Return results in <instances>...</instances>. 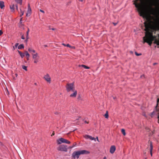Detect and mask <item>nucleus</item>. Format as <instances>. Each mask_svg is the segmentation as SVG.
Returning a JSON list of instances; mask_svg holds the SVG:
<instances>
[{"mask_svg": "<svg viewBox=\"0 0 159 159\" xmlns=\"http://www.w3.org/2000/svg\"><path fill=\"white\" fill-rule=\"evenodd\" d=\"M135 0L137 1L139 0ZM134 4L135 7L138 9L140 16L147 20V21H145L144 23L145 28L144 30L148 32L151 26L152 21L150 19L151 15H157V11L152 7L150 0H146L143 3L142 6L139 5L137 2L134 3Z\"/></svg>", "mask_w": 159, "mask_h": 159, "instance_id": "obj_1", "label": "nucleus"}, {"mask_svg": "<svg viewBox=\"0 0 159 159\" xmlns=\"http://www.w3.org/2000/svg\"><path fill=\"white\" fill-rule=\"evenodd\" d=\"M66 91L70 92V91H74L75 90L74 83H67L66 85Z\"/></svg>", "mask_w": 159, "mask_h": 159, "instance_id": "obj_2", "label": "nucleus"}, {"mask_svg": "<svg viewBox=\"0 0 159 159\" xmlns=\"http://www.w3.org/2000/svg\"><path fill=\"white\" fill-rule=\"evenodd\" d=\"M57 143L58 144H59L62 143H65L67 144H70V142L67 140L61 138L57 140Z\"/></svg>", "mask_w": 159, "mask_h": 159, "instance_id": "obj_3", "label": "nucleus"}, {"mask_svg": "<svg viewBox=\"0 0 159 159\" xmlns=\"http://www.w3.org/2000/svg\"><path fill=\"white\" fill-rule=\"evenodd\" d=\"M143 41L144 43L146 42L148 44L151 46L152 44V38L149 36H147L146 39H145V37L143 38Z\"/></svg>", "mask_w": 159, "mask_h": 159, "instance_id": "obj_4", "label": "nucleus"}, {"mask_svg": "<svg viewBox=\"0 0 159 159\" xmlns=\"http://www.w3.org/2000/svg\"><path fill=\"white\" fill-rule=\"evenodd\" d=\"M67 146L61 145L59 146V149H58V150L61 151L66 152L67 151Z\"/></svg>", "mask_w": 159, "mask_h": 159, "instance_id": "obj_5", "label": "nucleus"}, {"mask_svg": "<svg viewBox=\"0 0 159 159\" xmlns=\"http://www.w3.org/2000/svg\"><path fill=\"white\" fill-rule=\"evenodd\" d=\"M80 155L78 151H75L72 154V157L74 159H75L76 157L78 159Z\"/></svg>", "mask_w": 159, "mask_h": 159, "instance_id": "obj_6", "label": "nucleus"}, {"mask_svg": "<svg viewBox=\"0 0 159 159\" xmlns=\"http://www.w3.org/2000/svg\"><path fill=\"white\" fill-rule=\"evenodd\" d=\"M78 151L80 155L83 154H89L90 153L89 151L86 150H82L81 151Z\"/></svg>", "mask_w": 159, "mask_h": 159, "instance_id": "obj_7", "label": "nucleus"}, {"mask_svg": "<svg viewBox=\"0 0 159 159\" xmlns=\"http://www.w3.org/2000/svg\"><path fill=\"white\" fill-rule=\"evenodd\" d=\"M43 78L47 81L50 82L51 81V78L48 74H47L46 75L44 76Z\"/></svg>", "mask_w": 159, "mask_h": 159, "instance_id": "obj_8", "label": "nucleus"}, {"mask_svg": "<svg viewBox=\"0 0 159 159\" xmlns=\"http://www.w3.org/2000/svg\"><path fill=\"white\" fill-rule=\"evenodd\" d=\"M84 137L85 139H89L91 140H95V141H96V139L94 138L92 136H91L90 135H87V134L85 135L84 136Z\"/></svg>", "mask_w": 159, "mask_h": 159, "instance_id": "obj_9", "label": "nucleus"}, {"mask_svg": "<svg viewBox=\"0 0 159 159\" xmlns=\"http://www.w3.org/2000/svg\"><path fill=\"white\" fill-rule=\"evenodd\" d=\"M116 147L114 145H113L111 146L110 149V152L111 154H113L116 150Z\"/></svg>", "mask_w": 159, "mask_h": 159, "instance_id": "obj_10", "label": "nucleus"}, {"mask_svg": "<svg viewBox=\"0 0 159 159\" xmlns=\"http://www.w3.org/2000/svg\"><path fill=\"white\" fill-rule=\"evenodd\" d=\"M72 92H73L74 93L72 94H71L70 95V97H72V98H75L77 94V91L76 90H74V91H72Z\"/></svg>", "mask_w": 159, "mask_h": 159, "instance_id": "obj_11", "label": "nucleus"}, {"mask_svg": "<svg viewBox=\"0 0 159 159\" xmlns=\"http://www.w3.org/2000/svg\"><path fill=\"white\" fill-rule=\"evenodd\" d=\"M10 8L11 11L14 12L15 11L14 5L13 4L11 3V4L10 6Z\"/></svg>", "mask_w": 159, "mask_h": 159, "instance_id": "obj_12", "label": "nucleus"}, {"mask_svg": "<svg viewBox=\"0 0 159 159\" xmlns=\"http://www.w3.org/2000/svg\"><path fill=\"white\" fill-rule=\"evenodd\" d=\"M4 2L3 1H0V7L1 9H3L5 7Z\"/></svg>", "mask_w": 159, "mask_h": 159, "instance_id": "obj_13", "label": "nucleus"}, {"mask_svg": "<svg viewBox=\"0 0 159 159\" xmlns=\"http://www.w3.org/2000/svg\"><path fill=\"white\" fill-rule=\"evenodd\" d=\"M155 25L157 27V30L159 31V20L157 19L155 22Z\"/></svg>", "mask_w": 159, "mask_h": 159, "instance_id": "obj_14", "label": "nucleus"}, {"mask_svg": "<svg viewBox=\"0 0 159 159\" xmlns=\"http://www.w3.org/2000/svg\"><path fill=\"white\" fill-rule=\"evenodd\" d=\"M150 154H151V156H152V148H153V146H152V143L151 142H150Z\"/></svg>", "mask_w": 159, "mask_h": 159, "instance_id": "obj_15", "label": "nucleus"}, {"mask_svg": "<svg viewBox=\"0 0 159 159\" xmlns=\"http://www.w3.org/2000/svg\"><path fill=\"white\" fill-rule=\"evenodd\" d=\"M31 9L29 10L28 9L26 14V16H30L31 14Z\"/></svg>", "mask_w": 159, "mask_h": 159, "instance_id": "obj_16", "label": "nucleus"}, {"mask_svg": "<svg viewBox=\"0 0 159 159\" xmlns=\"http://www.w3.org/2000/svg\"><path fill=\"white\" fill-rule=\"evenodd\" d=\"M18 52L20 55L21 57L23 58L25 56V54L23 53L21 51L18 50Z\"/></svg>", "mask_w": 159, "mask_h": 159, "instance_id": "obj_17", "label": "nucleus"}, {"mask_svg": "<svg viewBox=\"0 0 159 159\" xmlns=\"http://www.w3.org/2000/svg\"><path fill=\"white\" fill-rule=\"evenodd\" d=\"M33 58L34 59H37L36 58L37 57H39V56H38V54L37 53H36L35 54H33Z\"/></svg>", "mask_w": 159, "mask_h": 159, "instance_id": "obj_18", "label": "nucleus"}, {"mask_svg": "<svg viewBox=\"0 0 159 159\" xmlns=\"http://www.w3.org/2000/svg\"><path fill=\"white\" fill-rule=\"evenodd\" d=\"M24 44H21L18 46V49H20L24 48Z\"/></svg>", "mask_w": 159, "mask_h": 159, "instance_id": "obj_19", "label": "nucleus"}, {"mask_svg": "<svg viewBox=\"0 0 159 159\" xmlns=\"http://www.w3.org/2000/svg\"><path fill=\"white\" fill-rule=\"evenodd\" d=\"M79 66L84 68L85 69H89L90 67L84 65H80Z\"/></svg>", "mask_w": 159, "mask_h": 159, "instance_id": "obj_20", "label": "nucleus"}, {"mask_svg": "<svg viewBox=\"0 0 159 159\" xmlns=\"http://www.w3.org/2000/svg\"><path fill=\"white\" fill-rule=\"evenodd\" d=\"M15 1L17 3L19 4L20 5L22 4V0H15Z\"/></svg>", "mask_w": 159, "mask_h": 159, "instance_id": "obj_21", "label": "nucleus"}, {"mask_svg": "<svg viewBox=\"0 0 159 159\" xmlns=\"http://www.w3.org/2000/svg\"><path fill=\"white\" fill-rule=\"evenodd\" d=\"M121 132L124 136H125L126 135L125 130L124 129H121Z\"/></svg>", "mask_w": 159, "mask_h": 159, "instance_id": "obj_22", "label": "nucleus"}, {"mask_svg": "<svg viewBox=\"0 0 159 159\" xmlns=\"http://www.w3.org/2000/svg\"><path fill=\"white\" fill-rule=\"evenodd\" d=\"M19 26L20 27H21L24 26V25L22 24V21L20 22L18 24Z\"/></svg>", "mask_w": 159, "mask_h": 159, "instance_id": "obj_23", "label": "nucleus"}, {"mask_svg": "<svg viewBox=\"0 0 159 159\" xmlns=\"http://www.w3.org/2000/svg\"><path fill=\"white\" fill-rule=\"evenodd\" d=\"M28 50L29 52H32L34 53H35V50H33L31 48H29Z\"/></svg>", "mask_w": 159, "mask_h": 159, "instance_id": "obj_24", "label": "nucleus"}, {"mask_svg": "<svg viewBox=\"0 0 159 159\" xmlns=\"http://www.w3.org/2000/svg\"><path fill=\"white\" fill-rule=\"evenodd\" d=\"M104 116L105 117V118H108V112L107 111H106V113L104 115Z\"/></svg>", "mask_w": 159, "mask_h": 159, "instance_id": "obj_25", "label": "nucleus"}, {"mask_svg": "<svg viewBox=\"0 0 159 159\" xmlns=\"http://www.w3.org/2000/svg\"><path fill=\"white\" fill-rule=\"evenodd\" d=\"M20 17H21L24 14V12L22 11L21 8H20Z\"/></svg>", "mask_w": 159, "mask_h": 159, "instance_id": "obj_26", "label": "nucleus"}, {"mask_svg": "<svg viewBox=\"0 0 159 159\" xmlns=\"http://www.w3.org/2000/svg\"><path fill=\"white\" fill-rule=\"evenodd\" d=\"M27 66H25L24 65H23L22 66V68L26 71H27Z\"/></svg>", "mask_w": 159, "mask_h": 159, "instance_id": "obj_27", "label": "nucleus"}, {"mask_svg": "<svg viewBox=\"0 0 159 159\" xmlns=\"http://www.w3.org/2000/svg\"><path fill=\"white\" fill-rule=\"evenodd\" d=\"M77 99L78 100H82V99L81 98V95L80 94H78V97H77Z\"/></svg>", "mask_w": 159, "mask_h": 159, "instance_id": "obj_28", "label": "nucleus"}, {"mask_svg": "<svg viewBox=\"0 0 159 159\" xmlns=\"http://www.w3.org/2000/svg\"><path fill=\"white\" fill-rule=\"evenodd\" d=\"M25 54L26 56V57H28L29 56H30V54H29V53L27 51H25Z\"/></svg>", "mask_w": 159, "mask_h": 159, "instance_id": "obj_29", "label": "nucleus"}, {"mask_svg": "<svg viewBox=\"0 0 159 159\" xmlns=\"http://www.w3.org/2000/svg\"><path fill=\"white\" fill-rule=\"evenodd\" d=\"M30 31V29L29 28H28V30L26 32V35H27V37H28V36H29V34Z\"/></svg>", "mask_w": 159, "mask_h": 159, "instance_id": "obj_30", "label": "nucleus"}, {"mask_svg": "<svg viewBox=\"0 0 159 159\" xmlns=\"http://www.w3.org/2000/svg\"><path fill=\"white\" fill-rule=\"evenodd\" d=\"M135 54L137 56H139L142 55L141 53H138L136 52H135Z\"/></svg>", "mask_w": 159, "mask_h": 159, "instance_id": "obj_31", "label": "nucleus"}, {"mask_svg": "<svg viewBox=\"0 0 159 159\" xmlns=\"http://www.w3.org/2000/svg\"><path fill=\"white\" fill-rule=\"evenodd\" d=\"M34 63H37L38 62V59H34Z\"/></svg>", "mask_w": 159, "mask_h": 159, "instance_id": "obj_32", "label": "nucleus"}, {"mask_svg": "<svg viewBox=\"0 0 159 159\" xmlns=\"http://www.w3.org/2000/svg\"><path fill=\"white\" fill-rule=\"evenodd\" d=\"M66 46L67 47H68L70 48H72V47L69 44H67L66 45Z\"/></svg>", "mask_w": 159, "mask_h": 159, "instance_id": "obj_33", "label": "nucleus"}, {"mask_svg": "<svg viewBox=\"0 0 159 159\" xmlns=\"http://www.w3.org/2000/svg\"><path fill=\"white\" fill-rule=\"evenodd\" d=\"M28 9H29V10L31 9V8L30 7V5L29 4H28Z\"/></svg>", "mask_w": 159, "mask_h": 159, "instance_id": "obj_34", "label": "nucleus"}, {"mask_svg": "<svg viewBox=\"0 0 159 159\" xmlns=\"http://www.w3.org/2000/svg\"><path fill=\"white\" fill-rule=\"evenodd\" d=\"M29 39V36H28V37H27V35H26V39L25 40V41L26 42H27L28 39Z\"/></svg>", "mask_w": 159, "mask_h": 159, "instance_id": "obj_35", "label": "nucleus"}, {"mask_svg": "<svg viewBox=\"0 0 159 159\" xmlns=\"http://www.w3.org/2000/svg\"><path fill=\"white\" fill-rule=\"evenodd\" d=\"M76 144H77V143H73V145H72L73 147H75L76 146Z\"/></svg>", "mask_w": 159, "mask_h": 159, "instance_id": "obj_36", "label": "nucleus"}, {"mask_svg": "<svg viewBox=\"0 0 159 159\" xmlns=\"http://www.w3.org/2000/svg\"><path fill=\"white\" fill-rule=\"evenodd\" d=\"M21 38L22 39H25V38L24 36V35H22V36H21Z\"/></svg>", "mask_w": 159, "mask_h": 159, "instance_id": "obj_37", "label": "nucleus"}, {"mask_svg": "<svg viewBox=\"0 0 159 159\" xmlns=\"http://www.w3.org/2000/svg\"><path fill=\"white\" fill-rule=\"evenodd\" d=\"M19 44V43H16L15 44V47H16V48H17V46H18Z\"/></svg>", "mask_w": 159, "mask_h": 159, "instance_id": "obj_38", "label": "nucleus"}, {"mask_svg": "<svg viewBox=\"0 0 159 159\" xmlns=\"http://www.w3.org/2000/svg\"><path fill=\"white\" fill-rule=\"evenodd\" d=\"M2 34V31L1 30H0V36Z\"/></svg>", "mask_w": 159, "mask_h": 159, "instance_id": "obj_39", "label": "nucleus"}, {"mask_svg": "<svg viewBox=\"0 0 159 159\" xmlns=\"http://www.w3.org/2000/svg\"><path fill=\"white\" fill-rule=\"evenodd\" d=\"M15 6H16V9L17 11H18V5H17V4H16V5H15Z\"/></svg>", "mask_w": 159, "mask_h": 159, "instance_id": "obj_40", "label": "nucleus"}, {"mask_svg": "<svg viewBox=\"0 0 159 159\" xmlns=\"http://www.w3.org/2000/svg\"><path fill=\"white\" fill-rule=\"evenodd\" d=\"M49 29H50V30H55V28H50L49 27Z\"/></svg>", "mask_w": 159, "mask_h": 159, "instance_id": "obj_41", "label": "nucleus"}, {"mask_svg": "<svg viewBox=\"0 0 159 159\" xmlns=\"http://www.w3.org/2000/svg\"><path fill=\"white\" fill-rule=\"evenodd\" d=\"M113 24L114 25V26H116L117 24V23H113Z\"/></svg>", "mask_w": 159, "mask_h": 159, "instance_id": "obj_42", "label": "nucleus"}, {"mask_svg": "<svg viewBox=\"0 0 159 159\" xmlns=\"http://www.w3.org/2000/svg\"><path fill=\"white\" fill-rule=\"evenodd\" d=\"M40 12H42V13H44V11L43 10H42L40 9Z\"/></svg>", "mask_w": 159, "mask_h": 159, "instance_id": "obj_43", "label": "nucleus"}, {"mask_svg": "<svg viewBox=\"0 0 159 159\" xmlns=\"http://www.w3.org/2000/svg\"><path fill=\"white\" fill-rule=\"evenodd\" d=\"M157 119H158V123H159V115L157 116Z\"/></svg>", "mask_w": 159, "mask_h": 159, "instance_id": "obj_44", "label": "nucleus"}, {"mask_svg": "<svg viewBox=\"0 0 159 159\" xmlns=\"http://www.w3.org/2000/svg\"><path fill=\"white\" fill-rule=\"evenodd\" d=\"M55 134V133H54V131H53V133H52V135H51V136H52L53 135H54Z\"/></svg>", "mask_w": 159, "mask_h": 159, "instance_id": "obj_45", "label": "nucleus"}, {"mask_svg": "<svg viewBox=\"0 0 159 159\" xmlns=\"http://www.w3.org/2000/svg\"><path fill=\"white\" fill-rule=\"evenodd\" d=\"M62 44L63 45V46H66V45L65 44V43H62Z\"/></svg>", "mask_w": 159, "mask_h": 159, "instance_id": "obj_46", "label": "nucleus"}, {"mask_svg": "<svg viewBox=\"0 0 159 159\" xmlns=\"http://www.w3.org/2000/svg\"><path fill=\"white\" fill-rule=\"evenodd\" d=\"M145 129H146V130H148V129L149 130H150L147 127H146V128H145Z\"/></svg>", "mask_w": 159, "mask_h": 159, "instance_id": "obj_47", "label": "nucleus"}, {"mask_svg": "<svg viewBox=\"0 0 159 159\" xmlns=\"http://www.w3.org/2000/svg\"><path fill=\"white\" fill-rule=\"evenodd\" d=\"M29 57H30V56H29L28 57H28H26V58H27V60H29Z\"/></svg>", "mask_w": 159, "mask_h": 159, "instance_id": "obj_48", "label": "nucleus"}, {"mask_svg": "<svg viewBox=\"0 0 159 159\" xmlns=\"http://www.w3.org/2000/svg\"><path fill=\"white\" fill-rule=\"evenodd\" d=\"M74 148L73 147V146H70V147H69V148H70V149H71V148Z\"/></svg>", "mask_w": 159, "mask_h": 159, "instance_id": "obj_49", "label": "nucleus"}, {"mask_svg": "<svg viewBox=\"0 0 159 159\" xmlns=\"http://www.w3.org/2000/svg\"><path fill=\"white\" fill-rule=\"evenodd\" d=\"M22 17H21V18L20 19V22H21V21H22Z\"/></svg>", "mask_w": 159, "mask_h": 159, "instance_id": "obj_50", "label": "nucleus"}, {"mask_svg": "<svg viewBox=\"0 0 159 159\" xmlns=\"http://www.w3.org/2000/svg\"><path fill=\"white\" fill-rule=\"evenodd\" d=\"M152 135L154 133V130L153 131H152Z\"/></svg>", "mask_w": 159, "mask_h": 159, "instance_id": "obj_51", "label": "nucleus"}, {"mask_svg": "<svg viewBox=\"0 0 159 159\" xmlns=\"http://www.w3.org/2000/svg\"><path fill=\"white\" fill-rule=\"evenodd\" d=\"M55 114H56V115H57L58 114V113L57 112H55L54 113Z\"/></svg>", "mask_w": 159, "mask_h": 159, "instance_id": "obj_52", "label": "nucleus"}, {"mask_svg": "<svg viewBox=\"0 0 159 159\" xmlns=\"http://www.w3.org/2000/svg\"><path fill=\"white\" fill-rule=\"evenodd\" d=\"M44 46V47H48V46H47V45H44V46Z\"/></svg>", "mask_w": 159, "mask_h": 159, "instance_id": "obj_53", "label": "nucleus"}, {"mask_svg": "<svg viewBox=\"0 0 159 159\" xmlns=\"http://www.w3.org/2000/svg\"><path fill=\"white\" fill-rule=\"evenodd\" d=\"M84 122L86 123H88V122L86 121V120H85V121H84Z\"/></svg>", "mask_w": 159, "mask_h": 159, "instance_id": "obj_54", "label": "nucleus"}, {"mask_svg": "<svg viewBox=\"0 0 159 159\" xmlns=\"http://www.w3.org/2000/svg\"><path fill=\"white\" fill-rule=\"evenodd\" d=\"M103 159H107L106 157H104Z\"/></svg>", "mask_w": 159, "mask_h": 159, "instance_id": "obj_55", "label": "nucleus"}, {"mask_svg": "<svg viewBox=\"0 0 159 159\" xmlns=\"http://www.w3.org/2000/svg\"><path fill=\"white\" fill-rule=\"evenodd\" d=\"M15 75H16V77H17V76H18V75L17 74H16V73L15 74Z\"/></svg>", "mask_w": 159, "mask_h": 159, "instance_id": "obj_56", "label": "nucleus"}, {"mask_svg": "<svg viewBox=\"0 0 159 159\" xmlns=\"http://www.w3.org/2000/svg\"><path fill=\"white\" fill-rule=\"evenodd\" d=\"M152 134H151V133H150L149 134V136H151L152 135Z\"/></svg>", "mask_w": 159, "mask_h": 159, "instance_id": "obj_57", "label": "nucleus"}, {"mask_svg": "<svg viewBox=\"0 0 159 159\" xmlns=\"http://www.w3.org/2000/svg\"><path fill=\"white\" fill-rule=\"evenodd\" d=\"M84 0H80V2H83V1Z\"/></svg>", "mask_w": 159, "mask_h": 159, "instance_id": "obj_58", "label": "nucleus"}, {"mask_svg": "<svg viewBox=\"0 0 159 159\" xmlns=\"http://www.w3.org/2000/svg\"><path fill=\"white\" fill-rule=\"evenodd\" d=\"M96 138L97 139V140L98 141V137H97Z\"/></svg>", "mask_w": 159, "mask_h": 159, "instance_id": "obj_59", "label": "nucleus"}, {"mask_svg": "<svg viewBox=\"0 0 159 159\" xmlns=\"http://www.w3.org/2000/svg\"><path fill=\"white\" fill-rule=\"evenodd\" d=\"M153 112H152V113L151 114L153 115Z\"/></svg>", "mask_w": 159, "mask_h": 159, "instance_id": "obj_60", "label": "nucleus"}, {"mask_svg": "<svg viewBox=\"0 0 159 159\" xmlns=\"http://www.w3.org/2000/svg\"><path fill=\"white\" fill-rule=\"evenodd\" d=\"M156 64V63H154L153 64L154 65H155V64Z\"/></svg>", "mask_w": 159, "mask_h": 159, "instance_id": "obj_61", "label": "nucleus"}, {"mask_svg": "<svg viewBox=\"0 0 159 159\" xmlns=\"http://www.w3.org/2000/svg\"><path fill=\"white\" fill-rule=\"evenodd\" d=\"M142 76H144V75H141V77H142Z\"/></svg>", "mask_w": 159, "mask_h": 159, "instance_id": "obj_62", "label": "nucleus"}, {"mask_svg": "<svg viewBox=\"0 0 159 159\" xmlns=\"http://www.w3.org/2000/svg\"><path fill=\"white\" fill-rule=\"evenodd\" d=\"M157 2H159V0H157Z\"/></svg>", "mask_w": 159, "mask_h": 159, "instance_id": "obj_63", "label": "nucleus"}, {"mask_svg": "<svg viewBox=\"0 0 159 159\" xmlns=\"http://www.w3.org/2000/svg\"><path fill=\"white\" fill-rule=\"evenodd\" d=\"M157 105H158V104H157V106H156V107H157Z\"/></svg>", "mask_w": 159, "mask_h": 159, "instance_id": "obj_64", "label": "nucleus"}]
</instances>
